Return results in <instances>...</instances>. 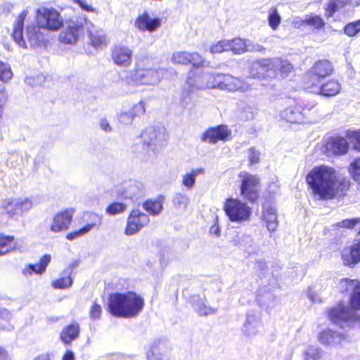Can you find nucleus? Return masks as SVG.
I'll list each match as a JSON object with an SVG mask.
<instances>
[{
	"mask_svg": "<svg viewBox=\"0 0 360 360\" xmlns=\"http://www.w3.org/2000/svg\"><path fill=\"white\" fill-rule=\"evenodd\" d=\"M28 13L29 11L24 9L18 15L13 25V39L23 49L40 46L44 44L45 37L41 29L56 31L63 25V19L57 10L44 7L36 11L37 25L27 24L24 32V23Z\"/></svg>",
	"mask_w": 360,
	"mask_h": 360,
	"instance_id": "f257e3e1",
	"label": "nucleus"
},
{
	"mask_svg": "<svg viewBox=\"0 0 360 360\" xmlns=\"http://www.w3.org/2000/svg\"><path fill=\"white\" fill-rule=\"evenodd\" d=\"M306 181L313 193L321 200L344 195L349 186L348 179L326 165L314 167L307 175Z\"/></svg>",
	"mask_w": 360,
	"mask_h": 360,
	"instance_id": "f03ea898",
	"label": "nucleus"
},
{
	"mask_svg": "<svg viewBox=\"0 0 360 360\" xmlns=\"http://www.w3.org/2000/svg\"><path fill=\"white\" fill-rule=\"evenodd\" d=\"M143 298L134 292L112 293L108 300L109 311L115 316L134 317L143 310Z\"/></svg>",
	"mask_w": 360,
	"mask_h": 360,
	"instance_id": "7ed1b4c3",
	"label": "nucleus"
},
{
	"mask_svg": "<svg viewBox=\"0 0 360 360\" xmlns=\"http://www.w3.org/2000/svg\"><path fill=\"white\" fill-rule=\"evenodd\" d=\"M342 286H346V290H352L351 307H348L342 304L331 309L329 311L330 319L335 324L345 327L349 320L354 317V309H360V282L356 280L345 279L342 281Z\"/></svg>",
	"mask_w": 360,
	"mask_h": 360,
	"instance_id": "20e7f679",
	"label": "nucleus"
},
{
	"mask_svg": "<svg viewBox=\"0 0 360 360\" xmlns=\"http://www.w3.org/2000/svg\"><path fill=\"white\" fill-rule=\"evenodd\" d=\"M292 70V66L288 60L264 58L252 64L251 75L252 77L261 78L276 76L279 72L282 77H285Z\"/></svg>",
	"mask_w": 360,
	"mask_h": 360,
	"instance_id": "39448f33",
	"label": "nucleus"
},
{
	"mask_svg": "<svg viewBox=\"0 0 360 360\" xmlns=\"http://www.w3.org/2000/svg\"><path fill=\"white\" fill-rule=\"evenodd\" d=\"M282 119L297 124H312L320 121L322 117L314 105H293L287 107L281 112Z\"/></svg>",
	"mask_w": 360,
	"mask_h": 360,
	"instance_id": "423d86ee",
	"label": "nucleus"
},
{
	"mask_svg": "<svg viewBox=\"0 0 360 360\" xmlns=\"http://www.w3.org/2000/svg\"><path fill=\"white\" fill-rule=\"evenodd\" d=\"M145 154H155L158 147L162 146L167 139L166 129L163 127H148L141 134Z\"/></svg>",
	"mask_w": 360,
	"mask_h": 360,
	"instance_id": "0eeeda50",
	"label": "nucleus"
},
{
	"mask_svg": "<svg viewBox=\"0 0 360 360\" xmlns=\"http://www.w3.org/2000/svg\"><path fill=\"white\" fill-rule=\"evenodd\" d=\"M226 214L232 222L240 223L250 219L251 207L238 198H228L224 206Z\"/></svg>",
	"mask_w": 360,
	"mask_h": 360,
	"instance_id": "6e6552de",
	"label": "nucleus"
},
{
	"mask_svg": "<svg viewBox=\"0 0 360 360\" xmlns=\"http://www.w3.org/2000/svg\"><path fill=\"white\" fill-rule=\"evenodd\" d=\"M1 207L10 218L17 220L31 210L33 202L27 197L11 198L4 200Z\"/></svg>",
	"mask_w": 360,
	"mask_h": 360,
	"instance_id": "1a4fd4ad",
	"label": "nucleus"
},
{
	"mask_svg": "<svg viewBox=\"0 0 360 360\" xmlns=\"http://www.w3.org/2000/svg\"><path fill=\"white\" fill-rule=\"evenodd\" d=\"M165 72L164 68L144 69L141 63L138 62L136 65L133 80L137 84L155 85L160 81Z\"/></svg>",
	"mask_w": 360,
	"mask_h": 360,
	"instance_id": "9d476101",
	"label": "nucleus"
},
{
	"mask_svg": "<svg viewBox=\"0 0 360 360\" xmlns=\"http://www.w3.org/2000/svg\"><path fill=\"white\" fill-rule=\"evenodd\" d=\"M239 177L241 195L250 201L256 200L259 196V178L246 172H240Z\"/></svg>",
	"mask_w": 360,
	"mask_h": 360,
	"instance_id": "9b49d317",
	"label": "nucleus"
},
{
	"mask_svg": "<svg viewBox=\"0 0 360 360\" xmlns=\"http://www.w3.org/2000/svg\"><path fill=\"white\" fill-rule=\"evenodd\" d=\"M150 222V217L139 209H133L127 217L124 233L132 236L138 233Z\"/></svg>",
	"mask_w": 360,
	"mask_h": 360,
	"instance_id": "f8f14e48",
	"label": "nucleus"
},
{
	"mask_svg": "<svg viewBox=\"0 0 360 360\" xmlns=\"http://www.w3.org/2000/svg\"><path fill=\"white\" fill-rule=\"evenodd\" d=\"M221 74H213L210 72H204L197 77L193 83V80L189 78L187 84L192 89H219L221 85Z\"/></svg>",
	"mask_w": 360,
	"mask_h": 360,
	"instance_id": "ddd939ff",
	"label": "nucleus"
},
{
	"mask_svg": "<svg viewBox=\"0 0 360 360\" xmlns=\"http://www.w3.org/2000/svg\"><path fill=\"white\" fill-rule=\"evenodd\" d=\"M262 328L261 315L257 311H250L246 316L241 331L248 339H252L260 334Z\"/></svg>",
	"mask_w": 360,
	"mask_h": 360,
	"instance_id": "4468645a",
	"label": "nucleus"
},
{
	"mask_svg": "<svg viewBox=\"0 0 360 360\" xmlns=\"http://www.w3.org/2000/svg\"><path fill=\"white\" fill-rule=\"evenodd\" d=\"M111 57L117 66L127 68L132 63L133 50L126 45L119 44L112 49Z\"/></svg>",
	"mask_w": 360,
	"mask_h": 360,
	"instance_id": "2eb2a0df",
	"label": "nucleus"
},
{
	"mask_svg": "<svg viewBox=\"0 0 360 360\" xmlns=\"http://www.w3.org/2000/svg\"><path fill=\"white\" fill-rule=\"evenodd\" d=\"M82 22L79 19L70 20L68 22L67 27L59 35V40L62 43L73 44L78 40L82 32Z\"/></svg>",
	"mask_w": 360,
	"mask_h": 360,
	"instance_id": "dca6fc26",
	"label": "nucleus"
},
{
	"mask_svg": "<svg viewBox=\"0 0 360 360\" xmlns=\"http://www.w3.org/2000/svg\"><path fill=\"white\" fill-rule=\"evenodd\" d=\"M344 265L353 267L360 262V238L352 244L345 246L340 252Z\"/></svg>",
	"mask_w": 360,
	"mask_h": 360,
	"instance_id": "f3484780",
	"label": "nucleus"
},
{
	"mask_svg": "<svg viewBox=\"0 0 360 360\" xmlns=\"http://www.w3.org/2000/svg\"><path fill=\"white\" fill-rule=\"evenodd\" d=\"M171 348L162 340L154 341L146 353L147 360H169Z\"/></svg>",
	"mask_w": 360,
	"mask_h": 360,
	"instance_id": "a211bd4d",
	"label": "nucleus"
},
{
	"mask_svg": "<svg viewBox=\"0 0 360 360\" xmlns=\"http://www.w3.org/2000/svg\"><path fill=\"white\" fill-rule=\"evenodd\" d=\"M74 212L75 210L72 208L58 212L53 218L50 230L58 233L68 229L72 220Z\"/></svg>",
	"mask_w": 360,
	"mask_h": 360,
	"instance_id": "6ab92c4d",
	"label": "nucleus"
},
{
	"mask_svg": "<svg viewBox=\"0 0 360 360\" xmlns=\"http://www.w3.org/2000/svg\"><path fill=\"white\" fill-rule=\"evenodd\" d=\"M221 79V90L228 91H245L250 89V86L243 79L234 77L230 75H222Z\"/></svg>",
	"mask_w": 360,
	"mask_h": 360,
	"instance_id": "aec40b11",
	"label": "nucleus"
},
{
	"mask_svg": "<svg viewBox=\"0 0 360 360\" xmlns=\"http://www.w3.org/2000/svg\"><path fill=\"white\" fill-rule=\"evenodd\" d=\"M143 185L139 181H130L118 191V195L125 199L134 200L142 195Z\"/></svg>",
	"mask_w": 360,
	"mask_h": 360,
	"instance_id": "412c9836",
	"label": "nucleus"
},
{
	"mask_svg": "<svg viewBox=\"0 0 360 360\" xmlns=\"http://www.w3.org/2000/svg\"><path fill=\"white\" fill-rule=\"evenodd\" d=\"M230 132L224 126L210 128L206 130L202 135L201 140L210 143H215L218 141H225Z\"/></svg>",
	"mask_w": 360,
	"mask_h": 360,
	"instance_id": "4be33fe9",
	"label": "nucleus"
},
{
	"mask_svg": "<svg viewBox=\"0 0 360 360\" xmlns=\"http://www.w3.org/2000/svg\"><path fill=\"white\" fill-rule=\"evenodd\" d=\"M191 303L195 312L200 316L214 314L217 311L216 309L206 304L205 297L204 295H193L191 297Z\"/></svg>",
	"mask_w": 360,
	"mask_h": 360,
	"instance_id": "5701e85b",
	"label": "nucleus"
},
{
	"mask_svg": "<svg viewBox=\"0 0 360 360\" xmlns=\"http://www.w3.org/2000/svg\"><path fill=\"white\" fill-rule=\"evenodd\" d=\"M349 144L343 137H335L329 140L326 145V150L334 155L345 154L348 151Z\"/></svg>",
	"mask_w": 360,
	"mask_h": 360,
	"instance_id": "b1692460",
	"label": "nucleus"
},
{
	"mask_svg": "<svg viewBox=\"0 0 360 360\" xmlns=\"http://www.w3.org/2000/svg\"><path fill=\"white\" fill-rule=\"evenodd\" d=\"M91 24L89 28V37L91 45L96 49H102L106 46L108 41L105 32L101 29H97Z\"/></svg>",
	"mask_w": 360,
	"mask_h": 360,
	"instance_id": "393cba45",
	"label": "nucleus"
},
{
	"mask_svg": "<svg viewBox=\"0 0 360 360\" xmlns=\"http://www.w3.org/2000/svg\"><path fill=\"white\" fill-rule=\"evenodd\" d=\"M135 26L141 31L153 32L160 26V22L158 18L153 19L148 14H144L136 19Z\"/></svg>",
	"mask_w": 360,
	"mask_h": 360,
	"instance_id": "a878e982",
	"label": "nucleus"
},
{
	"mask_svg": "<svg viewBox=\"0 0 360 360\" xmlns=\"http://www.w3.org/2000/svg\"><path fill=\"white\" fill-rule=\"evenodd\" d=\"M51 262V255H44L38 264H30L22 269V274L25 276H31L33 273L37 274H42L45 272L46 269Z\"/></svg>",
	"mask_w": 360,
	"mask_h": 360,
	"instance_id": "bb28decb",
	"label": "nucleus"
},
{
	"mask_svg": "<svg viewBox=\"0 0 360 360\" xmlns=\"http://www.w3.org/2000/svg\"><path fill=\"white\" fill-rule=\"evenodd\" d=\"M314 91L321 92V95L326 97L334 96L341 90L340 83L335 79H330L322 84V87H314Z\"/></svg>",
	"mask_w": 360,
	"mask_h": 360,
	"instance_id": "cd10ccee",
	"label": "nucleus"
},
{
	"mask_svg": "<svg viewBox=\"0 0 360 360\" xmlns=\"http://www.w3.org/2000/svg\"><path fill=\"white\" fill-rule=\"evenodd\" d=\"M262 218L267 229L270 232L275 231L278 223L276 210L271 206L264 205Z\"/></svg>",
	"mask_w": 360,
	"mask_h": 360,
	"instance_id": "c85d7f7f",
	"label": "nucleus"
},
{
	"mask_svg": "<svg viewBox=\"0 0 360 360\" xmlns=\"http://www.w3.org/2000/svg\"><path fill=\"white\" fill-rule=\"evenodd\" d=\"M344 335L330 329L323 330L319 335V341L326 345L333 346L342 342Z\"/></svg>",
	"mask_w": 360,
	"mask_h": 360,
	"instance_id": "c756f323",
	"label": "nucleus"
},
{
	"mask_svg": "<svg viewBox=\"0 0 360 360\" xmlns=\"http://www.w3.org/2000/svg\"><path fill=\"white\" fill-rule=\"evenodd\" d=\"M164 197L158 196L155 199L147 200L143 203V208L152 216L159 215L163 210Z\"/></svg>",
	"mask_w": 360,
	"mask_h": 360,
	"instance_id": "7c9ffc66",
	"label": "nucleus"
},
{
	"mask_svg": "<svg viewBox=\"0 0 360 360\" xmlns=\"http://www.w3.org/2000/svg\"><path fill=\"white\" fill-rule=\"evenodd\" d=\"M348 4L358 6L360 5V1L359 0H330L326 8V13L328 16L332 17L335 12Z\"/></svg>",
	"mask_w": 360,
	"mask_h": 360,
	"instance_id": "2f4dec72",
	"label": "nucleus"
},
{
	"mask_svg": "<svg viewBox=\"0 0 360 360\" xmlns=\"http://www.w3.org/2000/svg\"><path fill=\"white\" fill-rule=\"evenodd\" d=\"M79 331L80 328L78 323H75L70 324L61 331L60 335V340L65 344H70L79 337Z\"/></svg>",
	"mask_w": 360,
	"mask_h": 360,
	"instance_id": "473e14b6",
	"label": "nucleus"
},
{
	"mask_svg": "<svg viewBox=\"0 0 360 360\" xmlns=\"http://www.w3.org/2000/svg\"><path fill=\"white\" fill-rule=\"evenodd\" d=\"M310 72L314 76L323 78L332 73L333 66L328 60H319L314 65Z\"/></svg>",
	"mask_w": 360,
	"mask_h": 360,
	"instance_id": "72a5a7b5",
	"label": "nucleus"
},
{
	"mask_svg": "<svg viewBox=\"0 0 360 360\" xmlns=\"http://www.w3.org/2000/svg\"><path fill=\"white\" fill-rule=\"evenodd\" d=\"M18 241L14 236L0 233V256L4 255L15 250Z\"/></svg>",
	"mask_w": 360,
	"mask_h": 360,
	"instance_id": "f704fd0d",
	"label": "nucleus"
},
{
	"mask_svg": "<svg viewBox=\"0 0 360 360\" xmlns=\"http://www.w3.org/2000/svg\"><path fill=\"white\" fill-rule=\"evenodd\" d=\"M205 170L202 167L195 168L182 175V185L187 189L191 190L195 184L197 176L203 174Z\"/></svg>",
	"mask_w": 360,
	"mask_h": 360,
	"instance_id": "c9c22d12",
	"label": "nucleus"
},
{
	"mask_svg": "<svg viewBox=\"0 0 360 360\" xmlns=\"http://www.w3.org/2000/svg\"><path fill=\"white\" fill-rule=\"evenodd\" d=\"M71 274L72 269L70 268L65 269L59 278L52 282L53 288L56 289L69 288L72 284V278L70 276Z\"/></svg>",
	"mask_w": 360,
	"mask_h": 360,
	"instance_id": "e433bc0d",
	"label": "nucleus"
},
{
	"mask_svg": "<svg viewBox=\"0 0 360 360\" xmlns=\"http://www.w3.org/2000/svg\"><path fill=\"white\" fill-rule=\"evenodd\" d=\"M229 51H231L234 54H240L246 52L247 40L241 38H235L229 40Z\"/></svg>",
	"mask_w": 360,
	"mask_h": 360,
	"instance_id": "4c0bfd02",
	"label": "nucleus"
},
{
	"mask_svg": "<svg viewBox=\"0 0 360 360\" xmlns=\"http://www.w3.org/2000/svg\"><path fill=\"white\" fill-rule=\"evenodd\" d=\"M83 218L84 221H86V224L84 226V228H89V232L94 227L99 226L102 222V217L94 212L85 213Z\"/></svg>",
	"mask_w": 360,
	"mask_h": 360,
	"instance_id": "58836bf2",
	"label": "nucleus"
},
{
	"mask_svg": "<svg viewBox=\"0 0 360 360\" xmlns=\"http://www.w3.org/2000/svg\"><path fill=\"white\" fill-rule=\"evenodd\" d=\"M172 202L173 206L176 209L186 210L190 202V200L187 195L181 193H176L173 196Z\"/></svg>",
	"mask_w": 360,
	"mask_h": 360,
	"instance_id": "ea45409f",
	"label": "nucleus"
},
{
	"mask_svg": "<svg viewBox=\"0 0 360 360\" xmlns=\"http://www.w3.org/2000/svg\"><path fill=\"white\" fill-rule=\"evenodd\" d=\"M268 22L270 27L276 30L281 22V17L275 7H271L268 11Z\"/></svg>",
	"mask_w": 360,
	"mask_h": 360,
	"instance_id": "a19ab883",
	"label": "nucleus"
},
{
	"mask_svg": "<svg viewBox=\"0 0 360 360\" xmlns=\"http://www.w3.org/2000/svg\"><path fill=\"white\" fill-rule=\"evenodd\" d=\"M321 77H318L317 76H314L311 74V72H309L308 77L304 82V88L309 92L315 94H320L321 92H315L314 91V87H322V84H320V79Z\"/></svg>",
	"mask_w": 360,
	"mask_h": 360,
	"instance_id": "79ce46f5",
	"label": "nucleus"
},
{
	"mask_svg": "<svg viewBox=\"0 0 360 360\" xmlns=\"http://www.w3.org/2000/svg\"><path fill=\"white\" fill-rule=\"evenodd\" d=\"M13 75L11 65L8 63L0 60V81L4 83L8 82Z\"/></svg>",
	"mask_w": 360,
	"mask_h": 360,
	"instance_id": "37998d69",
	"label": "nucleus"
},
{
	"mask_svg": "<svg viewBox=\"0 0 360 360\" xmlns=\"http://www.w3.org/2000/svg\"><path fill=\"white\" fill-rule=\"evenodd\" d=\"M189 52L176 51L172 54L171 61L174 64L187 65L189 63Z\"/></svg>",
	"mask_w": 360,
	"mask_h": 360,
	"instance_id": "c03bdc74",
	"label": "nucleus"
},
{
	"mask_svg": "<svg viewBox=\"0 0 360 360\" xmlns=\"http://www.w3.org/2000/svg\"><path fill=\"white\" fill-rule=\"evenodd\" d=\"M349 172L353 179L360 184V158L352 161L349 167Z\"/></svg>",
	"mask_w": 360,
	"mask_h": 360,
	"instance_id": "a18cd8bd",
	"label": "nucleus"
},
{
	"mask_svg": "<svg viewBox=\"0 0 360 360\" xmlns=\"http://www.w3.org/2000/svg\"><path fill=\"white\" fill-rule=\"evenodd\" d=\"M233 240L236 245L243 248H249L253 243L251 236L247 233H238Z\"/></svg>",
	"mask_w": 360,
	"mask_h": 360,
	"instance_id": "49530a36",
	"label": "nucleus"
},
{
	"mask_svg": "<svg viewBox=\"0 0 360 360\" xmlns=\"http://www.w3.org/2000/svg\"><path fill=\"white\" fill-rule=\"evenodd\" d=\"M229 45V39L220 40L211 45L210 52L212 53H220L224 51H228L230 49Z\"/></svg>",
	"mask_w": 360,
	"mask_h": 360,
	"instance_id": "de8ad7c7",
	"label": "nucleus"
},
{
	"mask_svg": "<svg viewBox=\"0 0 360 360\" xmlns=\"http://www.w3.org/2000/svg\"><path fill=\"white\" fill-rule=\"evenodd\" d=\"M127 209V205L122 202H112L106 208V212L110 215H115L124 212Z\"/></svg>",
	"mask_w": 360,
	"mask_h": 360,
	"instance_id": "09e8293b",
	"label": "nucleus"
},
{
	"mask_svg": "<svg viewBox=\"0 0 360 360\" xmlns=\"http://www.w3.org/2000/svg\"><path fill=\"white\" fill-rule=\"evenodd\" d=\"M345 34L354 37L360 32V19L348 23L344 28Z\"/></svg>",
	"mask_w": 360,
	"mask_h": 360,
	"instance_id": "8fccbe9b",
	"label": "nucleus"
},
{
	"mask_svg": "<svg viewBox=\"0 0 360 360\" xmlns=\"http://www.w3.org/2000/svg\"><path fill=\"white\" fill-rule=\"evenodd\" d=\"M304 360H319L321 358V352L319 349L316 347H309L304 354Z\"/></svg>",
	"mask_w": 360,
	"mask_h": 360,
	"instance_id": "3c124183",
	"label": "nucleus"
},
{
	"mask_svg": "<svg viewBox=\"0 0 360 360\" xmlns=\"http://www.w3.org/2000/svg\"><path fill=\"white\" fill-rule=\"evenodd\" d=\"M306 24L314 26L316 28L322 27L324 25L323 20L317 15H307L305 16Z\"/></svg>",
	"mask_w": 360,
	"mask_h": 360,
	"instance_id": "603ef678",
	"label": "nucleus"
},
{
	"mask_svg": "<svg viewBox=\"0 0 360 360\" xmlns=\"http://www.w3.org/2000/svg\"><path fill=\"white\" fill-rule=\"evenodd\" d=\"M134 117L130 110L122 112L118 116L119 121L125 125L131 124Z\"/></svg>",
	"mask_w": 360,
	"mask_h": 360,
	"instance_id": "864d4df0",
	"label": "nucleus"
},
{
	"mask_svg": "<svg viewBox=\"0 0 360 360\" xmlns=\"http://www.w3.org/2000/svg\"><path fill=\"white\" fill-rule=\"evenodd\" d=\"M8 96L6 88L2 84H0V120L3 117L4 107L7 103Z\"/></svg>",
	"mask_w": 360,
	"mask_h": 360,
	"instance_id": "5fc2aeb1",
	"label": "nucleus"
},
{
	"mask_svg": "<svg viewBox=\"0 0 360 360\" xmlns=\"http://www.w3.org/2000/svg\"><path fill=\"white\" fill-rule=\"evenodd\" d=\"M260 152L255 148H250L248 150V157L250 165L258 163L260 160Z\"/></svg>",
	"mask_w": 360,
	"mask_h": 360,
	"instance_id": "6e6d98bb",
	"label": "nucleus"
},
{
	"mask_svg": "<svg viewBox=\"0 0 360 360\" xmlns=\"http://www.w3.org/2000/svg\"><path fill=\"white\" fill-rule=\"evenodd\" d=\"M73 3L78 5L81 9L86 12L96 13V9L94 8L86 0H72Z\"/></svg>",
	"mask_w": 360,
	"mask_h": 360,
	"instance_id": "4d7b16f0",
	"label": "nucleus"
},
{
	"mask_svg": "<svg viewBox=\"0 0 360 360\" xmlns=\"http://www.w3.org/2000/svg\"><path fill=\"white\" fill-rule=\"evenodd\" d=\"M90 317L92 320L99 319L102 313L101 307L94 303L90 309Z\"/></svg>",
	"mask_w": 360,
	"mask_h": 360,
	"instance_id": "13d9d810",
	"label": "nucleus"
},
{
	"mask_svg": "<svg viewBox=\"0 0 360 360\" xmlns=\"http://www.w3.org/2000/svg\"><path fill=\"white\" fill-rule=\"evenodd\" d=\"M360 221V218H354L351 219H344L342 221L339 222L338 225L340 227H345L348 229L354 228L356 224Z\"/></svg>",
	"mask_w": 360,
	"mask_h": 360,
	"instance_id": "bf43d9fd",
	"label": "nucleus"
},
{
	"mask_svg": "<svg viewBox=\"0 0 360 360\" xmlns=\"http://www.w3.org/2000/svg\"><path fill=\"white\" fill-rule=\"evenodd\" d=\"M131 112H133L134 117L140 116L143 115L145 111V103L142 101L135 104L132 108L130 109Z\"/></svg>",
	"mask_w": 360,
	"mask_h": 360,
	"instance_id": "052dcab7",
	"label": "nucleus"
},
{
	"mask_svg": "<svg viewBox=\"0 0 360 360\" xmlns=\"http://www.w3.org/2000/svg\"><path fill=\"white\" fill-rule=\"evenodd\" d=\"M189 63H192L193 66H200L203 63L202 56L197 52L190 53Z\"/></svg>",
	"mask_w": 360,
	"mask_h": 360,
	"instance_id": "680f3d73",
	"label": "nucleus"
},
{
	"mask_svg": "<svg viewBox=\"0 0 360 360\" xmlns=\"http://www.w3.org/2000/svg\"><path fill=\"white\" fill-rule=\"evenodd\" d=\"M264 49L265 48L262 45L247 40L246 51L263 52Z\"/></svg>",
	"mask_w": 360,
	"mask_h": 360,
	"instance_id": "e2e57ef3",
	"label": "nucleus"
},
{
	"mask_svg": "<svg viewBox=\"0 0 360 360\" xmlns=\"http://www.w3.org/2000/svg\"><path fill=\"white\" fill-rule=\"evenodd\" d=\"M88 229H89V228H84V227L79 229V230H76L75 231L69 233L66 237L68 240H72L77 238H79V237L84 236L86 233H89Z\"/></svg>",
	"mask_w": 360,
	"mask_h": 360,
	"instance_id": "0e129e2a",
	"label": "nucleus"
},
{
	"mask_svg": "<svg viewBox=\"0 0 360 360\" xmlns=\"http://www.w3.org/2000/svg\"><path fill=\"white\" fill-rule=\"evenodd\" d=\"M255 269L261 276H265L268 272L267 264L263 259H259L257 261L255 264Z\"/></svg>",
	"mask_w": 360,
	"mask_h": 360,
	"instance_id": "69168bd1",
	"label": "nucleus"
},
{
	"mask_svg": "<svg viewBox=\"0 0 360 360\" xmlns=\"http://www.w3.org/2000/svg\"><path fill=\"white\" fill-rule=\"evenodd\" d=\"M13 317L12 313L6 309H0V320L10 322Z\"/></svg>",
	"mask_w": 360,
	"mask_h": 360,
	"instance_id": "338daca9",
	"label": "nucleus"
},
{
	"mask_svg": "<svg viewBox=\"0 0 360 360\" xmlns=\"http://www.w3.org/2000/svg\"><path fill=\"white\" fill-rule=\"evenodd\" d=\"M22 160V158L20 157L17 154H13L10 156L9 160H8V165L12 167H17L20 165L19 161Z\"/></svg>",
	"mask_w": 360,
	"mask_h": 360,
	"instance_id": "774afa93",
	"label": "nucleus"
}]
</instances>
